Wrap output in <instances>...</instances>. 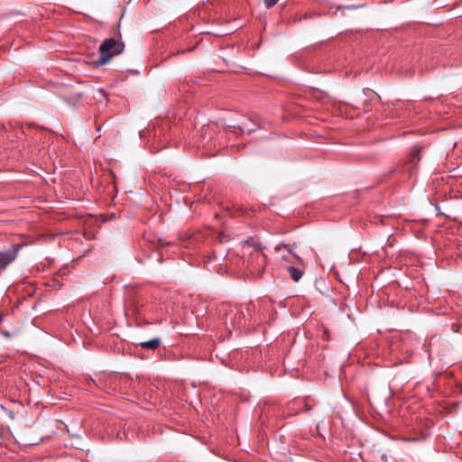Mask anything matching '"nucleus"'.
Wrapping results in <instances>:
<instances>
[{
  "instance_id": "423d86ee",
  "label": "nucleus",
  "mask_w": 462,
  "mask_h": 462,
  "mask_svg": "<svg viewBox=\"0 0 462 462\" xmlns=\"http://www.w3.org/2000/svg\"><path fill=\"white\" fill-rule=\"evenodd\" d=\"M255 125V124L252 121H248L246 124L238 125V126H233L234 129L237 128L242 134L247 133L252 134L255 131V128L253 127Z\"/></svg>"
},
{
  "instance_id": "f03ea898",
  "label": "nucleus",
  "mask_w": 462,
  "mask_h": 462,
  "mask_svg": "<svg viewBox=\"0 0 462 462\" xmlns=\"http://www.w3.org/2000/svg\"><path fill=\"white\" fill-rule=\"evenodd\" d=\"M409 162H405L403 165L397 168L396 171H400L401 173L407 174L408 178H412L416 173L418 170V164H419V150L414 151L411 155Z\"/></svg>"
},
{
  "instance_id": "6e6552de",
  "label": "nucleus",
  "mask_w": 462,
  "mask_h": 462,
  "mask_svg": "<svg viewBox=\"0 0 462 462\" xmlns=\"http://www.w3.org/2000/svg\"><path fill=\"white\" fill-rule=\"evenodd\" d=\"M278 1L279 0H264V5L266 8H272L278 3Z\"/></svg>"
},
{
  "instance_id": "9b49d317",
  "label": "nucleus",
  "mask_w": 462,
  "mask_h": 462,
  "mask_svg": "<svg viewBox=\"0 0 462 462\" xmlns=\"http://www.w3.org/2000/svg\"><path fill=\"white\" fill-rule=\"evenodd\" d=\"M293 256L299 261V262H301L300 258L296 254H292Z\"/></svg>"
},
{
  "instance_id": "f257e3e1",
  "label": "nucleus",
  "mask_w": 462,
  "mask_h": 462,
  "mask_svg": "<svg viewBox=\"0 0 462 462\" xmlns=\"http://www.w3.org/2000/svg\"><path fill=\"white\" fill-rule=\"evenodd\" d=\"M124 49L125 44L121 41L114 38L105 40L99 46L100 56L97 64L101 66L106 64L114 56L121 54Z\"/></svg>"
},
{
  "instance_id": "7ed1b4c3",
  "label": "nucleus",
  "mask_w": 462,
  "mask_h": 462,
  "mask_svg": "<svg viewBox=\"0 0 462 462\" xmlns=\"http://www.w3.org/2000/svg\"><path fill=\"white\" fill-rule=\"evenodd\" d=\"M18 248L13 246L7 250L0 251V269L5 270L17 257Z\"/></svg>"
},
{
  "instance_id": "9d476101",
  "label": "nucleus",
  "mask_w": 462,
  "mask_h": 462,
  "mask_svg": "<svg viewBox=\"0 0 462 462\" xmlns=\"http://www.w3.org/2000/svg\"><path fill=\"white\" fill-rule=\"evenodd\" d=\"M241 315H242L243 317L245 316L243 312H241V314L239 315L238 321H237V323H238V325H239V326L242 324V321H241Z\"/></svg>"
},
{
  "instance_id": "f8f14e48",
  "label": "nucleus",
  "mask_w": 462,
  "mask_h": 462,
  "mask_svg": "<svg viewBox=\"0 0 462 462\" xmlns=\"http://www.w3.org/2000/svg\"><path fill=\"white\" fill-rule=\"evenodd\" d=\"M3 334H4L5 337H9V336H10L8 332H4Z\"/></svg>"
},
{
  "instance_id": "20e7f679",
  "label": "nucleus",
  "mask_w": 462,
  "mask_h": 462,
  "mask_svg": "<svg viewBox=\"0 0 462 462\" xmlns=\"http://www.w3.org/2000/svg\"><path fill=\"white\" fill-rule=\"evenodd\" d=\"M288 272L291 279L294 282H299L304 273L302 269L295 267L293 265L288 267Z\"/></svg>"
},
{
  "instance_id": "0eeeda50",
  "label": "nucleus",
  "mask_w": 462,
  "mask_h": 462,
  "mask_svg": "<svg viewBox=\"0 0 462 462\" xmlns=\"http://www.w3.org/2000/svg\"><path fill=\"white\" fill-rule=\"evenodd\" d=\"M282 248H283V249H286L289 253L292 254V253H291V245H287V244L280 243L279 245H276L275 250L279 252V251H281Z\"/></svg>"
},
{
  "instance_id": "39448f33",
  "label": "nucleus",
  "mask_w": 462,
  "mask_h": 462,
  "mask_svg": "<svg viewBox=\"0 0 462 462\" xmlns=\"http://www.w3.org/2000/svg\"><path fill=\"white\" fill-rule=\"evenodd\" d=\"M161 339L159 337L152 338L148 341L140 342L138 346H140L142 348H148V349H156L161 346Z\"/></svg>"
},
{
  "instance_id": "1a4fd4ad",
  "label": "nucleus",
  "mask_w": 462,
  "mask_h": 462,
  "mask_svg": "<svg viewBox=\"0 0 462 462\" xmlns=\"http://www.w3.org/2000/svg\"><path fill=\"white\" fill-rule=\"evenodd\" d=\"M426 439V435L425 434H421L420 437H416V438H407L405 439L407 441H417V440H421V439Z\"/></svg>"
}]
</instances>
